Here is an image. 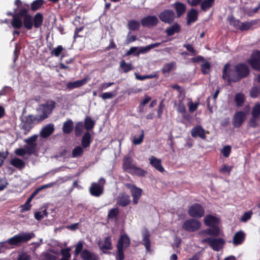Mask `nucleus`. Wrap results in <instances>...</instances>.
<instances>
[{
  "label": "nucleus",
  "instance_id": "nucleus-1",
  "mask_svg": "<svg viewBox=\"0 0 260 260\" xmlns=\"http://www.w3.org/2000/svg\"><path fill=\"white\" fill-rule=\"evenodd\" d=\"M250 72L249 68L245 63H238L234 66L226 63L222 70V78L230 84L231 82H238L247 77Z\"/></svg>",
  "mask_w": 260,
  "mask_h": 260
},
{
  "label": "nucleus",
  "instance_id": "nucleus-2",
  "mask_svg": "<svg viewBox=\"0 0 260 260\" xmlns=\"http://www.w3.org/2000/svg\"><path fill=\"white\" fill-rule=\"evenodd\" d=\"M28 5H24L16 13L12 21V26L15 29H19L22 26L27 30H31L34 27L32 16L28 14Z\"/></svg>",
  "mask_w": 260,
  "mask_h": 260
},
{
  "label": "nucleus",
  "instance_id": "nucleus-3",
  "mask_svg": "<svg viewBox=\"0 0 260 260\" xmlns=\"http://www.w3.org/2000/svg\"><path fill=\"white\" fill-rule=\"evenodd\" d=\"M131 241L128 236L125 234H122L119 237L117 244V260H123L124 258V251L129 247Z\"/></svg>",
  "mask_w": 260,
  "mask_h": 260
},
{
  "label": "nucleus",
  "instance_id": "nucleus-4",
  "mask_svg": "<svg viewBox=\"0 0 260 260\" xmlns=\"http://www.w3.org/2000/svg\"><path fill=\"white\" fill-rule=\"evenodd\" d=\"M35 236L33 233H20L7 240V243L10 245L18 246L29 241Z\"/></svg>",
  "mask_w": 260,
  "mask_h": 260
},
{
  "label": "nucleus",
  "instance_id": "nucleus-5",
  "mask_svg": "<svg viewBox=\"0 0 260 260\" xmlns=\"http://www.w3.org/2000/svg\"><path fill=\"white\" fill-rule=\"evenodd\" d=\"M55 102L51 100L47 101L44 104L41 105L38 109V112L40 114L39 120L42 121L48 118L55 108Z\"/></svg>",
  "mask_w": 260,
  "mask_h": 260
},
{
  "label": "nucleus",
  "instance_id": "nucleus-6",
  "mask_svg": "<svg viewBox=\"0 0 260 260\" xmlns=\"http://www.w3.org/2000/svg\"><path fill=\"white\" fill-rule=\"evenodd\" d=\"M202 243H207L214 251H219L223 248L225 244L224 240L222 238H212L208 237L202 240Z\"/></svg>",
  "mask_w": 260,
  "mask_h": 260
},
{
  "label": "nucleus",
  "instance_id": "nucleus-7",
  "mask_svg": "<svg viewBox=\"0 0 260 260\" xmlns=\"http://www.w3.org/2000/svg\"><path fill=\"white\" fill-rule=\"evenodd\" d=\"M188 215L193 218H201L204 216V208L199 203H194L191 205L188 210Z\"/></svg>",
  "mask_w": 260,
  "mask_h": 260
},
{
  "label": "nucleus",
  "instance_id": "nucleus-8",
  "mask_svg": "<svg viewBox=\"0 0 260 260\" xmlns=\"http://www.w3.org/2000/svg\"><path fill=\"white\" fill-rule=\"evenodd\" d=\"M247 62L253 70L260 71V51L253 50Z\"/></svg>",
  "mask_w": 260,
  "mask_h": 260
},
{
  "label": "nucleus",
  "instance_id": "nucleus-9",
  "mask_svg": "<svg viewBox=\"0 0 260 260\" xmlns=\"http://www.w3.org/2000/svg\"><path fill=\"white\" fill-rule=\"evenodd\" d=\"M182 229L188 232H194L201 228V222L195 218H190L185 220L182 225Z\"/></svg>",
  "mask_w": 260,
  "mask_h": 260
},
{
  "label": "nucleus",
  "instance_id": "nucleus-10",
  "mask_svg": "<svg viewBox=\"0 0 260 260\" xmlns=\"http://www.w3.org/2000/svg\"><path fill=\"white\" fill-rule=\"evenodd\" d=\"M158 17L161 21L170 24L174 22L176 15L173 10L165 9L159 14Z\"/></svg>",
  "mask_w": 260,
  "mask_h": 260
},
{
  "label": "nucleus",
  "instance_id": "nucleus-11",
  "mask_svg": "<svg viewBox=\"0 0 260 260\" xmlns=\"http://www.w3.org/2000/svg\"><path fill=\"white\" fill-rule=\"evenodd\" d=\"M38 138V135H34L24 140V142L27 144L24 146V148L27 149L28 154L31 155L35 153L37 146Z\"/></svg>",
  "mask_w": 260,
  "mask_h": 260
},
{
  "label": "nucleus",
  "instance_id": "nucleus-12",
  "mask_svg": "<svg viewBox=\"0 0 260 260\" xmlns=\"http://www.w3.org/2000/svg\"><path fill=\"white\" fill-rule=\"evenodd\" d=\"M125 186L131 192L133 204H137L142 196V189L131 183H125Z\"/></svg>",
  "mask_w": 260,
  "mask_h": 260
},
{
  "label": "nucleus",
  "instance_id": "nucleus-13",
  "mask_svg": "<svg viewBox=\"0 0 260 260\" xmlns=\"http://www.w3.org/2000/svg\"><path fill=\"white\" fill-rule=\"evenodd\" d=\"M36 120L33 115H29L22 120L21 128L24 131V135H26L33 127L34 122Z\"/></svg>",
  "mask_w": 260,
  "mask_h": 260
},
{
  "label": "nucleus",
  "instance_id": "nucleus-14",
  "mask_svg": "<svg viewBox=\"0 0 260 260\" xmlns=\"http://www.w3.org/2000/svg\"><path fill=\"white\" fill-rule=\"evenodd\" d=\"M246 116V114L244 111H240L236 112L232 119L233 126L236 128L241 127L245 120Z\"/></svg>",
  "mask_w": 260,
  "mask_h": 260
},
{
  "label": "nucleus",
  "instance_id": "nucleus-15",
  "mask_svg": "<svg viewBox=\"0 0 260 260\" xmlns=\"http://www.w3.org/2000/svg\"><path fill=\"white\" fill-rule=\"evenodd\" d=\"M158 19L155 16H147L141 20V24L143 27H151L157 25Z\"/></svg>",
  "mask_w": 260,
  "mask_h": 260
},
{
  "label": "nucleus",
  "instance_id": "nucleus-16",
  "mask_svg": "<svg viewBox=\"0 0 260 260\" xmlns=\"http://www.w3.org/2000/svg\"><path fill=\"white\" fill-rule=\"evenodd\" d=\"M136 166V164L131 157L127 156L123 158V169L124 171L130 173V172L133 171Z\"/></svg>",
  "mask_w": 260,
  "mask_h": 260
},
{
  "label": "nucleus",
  "instance_id": "nucleus-17",
  "mask_svg": "<svg viewBox=\"0 0 260 260\" xmlns=\"http://www.w3.org/2000/svg\"><path fill=\"white\" fill-rule=\"evenodd\" d=\"M89 192L92 196L100 197L103 193L104 187L98 183L93 182L89 188Z\"/></svg>",
  "mask_w": 260,
  "mask_h": 260
},
{
  "label": "nucleus",
  "instance_id": "nucleus-18",
  "mask_svg": "<svg viewBox=\"0 0 260 260\" xmlns=\"http://www.w3.org/2000/svg\"><path fill=\"white\" fill-rule=\"evenodd\" d=\"M191 135L193 138L199 137L203 140L206 138L205 130L201 125H197L193 127L191 130Z\"/></svg>",
  "mask_w": 260,
  "mask_h": 260
},
{
  "label": "nucleus",
  "instance_id": "nucleus-19",
  "mask_svg": "<svg viewBox=\"0 0 260 260\" xmlns=\"http://www.w3.org/2000/svg\"><path fill=\"white\" fill-rule=\"evenodd\" d=\"M205 224L209 227L218 225L219 223V219L212 215H207L204 219Z\"/></svg>",
  "mask_w": 260,
  "mask_h": 260
},
{
  "label": "nucleus",
  "instance_id": "nucleus-20",
  "mask_svg": "<svg viewBox=\"0 0 260 260\" xmlns=\"http://www.w3.org/2000/svg\"><path fill=\"white\" fill-rule=\"evenodd\" d=\"M173 5L176 11L177 18H180L185 13L186 10L185 4L180 2H176Z\"/></svg>",
  "mask_w": 260,
  "mask_h": 260
},
{
  "label": "nucleus",
  "instance_id": "nucleus-21",
  "mask_svg": "<svg viewBox=\"0 0 260 260\" xmlns=\"http://www.w3.org/2000/svg\"><path fill=\"white\" fill-rule=\"evenodd\" d=\"M149 160L150 164L159 172L162 173L165 169L161 165V161L160 159L156 158L154 156H151Z\"/></svg>",
  "mask_w": 260,
  "mask_h": 260
},
{
  "label": "nucleus",
  "instance_id": "nucleus-22",
  "mask_svg": "<svg viewBox=\"0 0 260 260\" xmlns=\"http://www.w3.org/2000/svg\"><path fill=\"white\" fill-rule=\"evenodd\" d=\"M198 18V12L197 10L194 9H191L187 13V25H189L190 24L195 22Z\"/></svg>",
  "mask_w": 260,
  "mask_h": 260
},
{
  "label": "nucleus",
  "instance_id": "nucleus-23",
  "mask_svg": "<svg viewBox=\"0 0 260 260\" xmlns=\"http://www.w3.org/2000/svg\"><path fill=\"white\" fill-rule=\"evenodd\" d=\"M54 131L53 124H48L44 126L40 132V136L43 138H46L51 135Z\"/></svg>",
  "mask_w": 260,
  "mask_h": 260
},
{
  "label": "nucleus",
  "instance_id": "nucleus-24",
  "mask_svg": "<svg viewBox=\"0 0 260 260\" xmlns=\"http://www.w3.org/2000/svg\"><path fill=\"white\" fill-rule=\"evenodd\" d=\"M92 142V138L89 132H85L81 139V146L83 148H86L90 146Z\"/></svg>",
  "mask_w": 260,
  "mask_h": 260
},
{
  "label": "nucleus",
  "instance_id": "nucleus-25",
  "mask_svg": "<svg viewBox=\"0 0 260 260\" xmlns=\"http://www.w3.org/2000/svg\"><path fill=\"white\" fill-rule=\"evenodd\" d=\"M131 203L129 196L125 193H121L118 197L117 203L119 206L125 207Z\"/></svg>",
  "mask_w": 260,
  "mask_h": 260
},
{
  "label": "nucleus",
  "instance_id": "nucleus-26",
  "mask_svg": "<svg viewBox=\"0 0 260 260\" xmlns=\"http://www.w3.org/2000/svg\"><path fill=\"white\" fill-rule=\"evenodd\" d=\"M86 78H84L82 80H77L74 82H69L67 83L66 87L69 90L80 87L87 83Z\"/></svg>",
  "mask_w": 260,
  "mask_h": 260
},
{
  "label": "nucleus",
  "instance_id": "nucleus-27",
  "mask_svg": "<svg viewBox=\"0 0 260 260\" xmlns=\"http://www.w3.org/2000/svg\"><path fill=\"white\" fill-rule=\"evenodd\" d=\"M81 257L83 260H98L99 258L97 255L86 249L82 251Z\"/></svg>",
  "mask_w": 260,
  "mask_h": 260
},
{
  "label": "nucleus",
  "instance_id": "nucleus-28",
  "mask_svg": "<svg viewBox=\"0 0 260 260\" xmlns=\"http://www.w3.org/2000/svg\"><path fill=\"white\" fill-rule=\"evenodd\" d=\"M44 20L43 15L40 12L37 13L33 17V24L35 28H38L43 25Z\"/></svg>",
  "mask_w": 260,
  "mask_h": 260
},
{
  "label": "nucleus",
  "instance_id": "nucleus-29",
  "mask_svg": "<svg viewBox=\"0 0 260 260\" xmlns=\"http://www.w3.org/2000/svg\"><path fill=\"white\" fill-rule=\"evenodd\" d=\"M201 232L207 235L216 237L220 234V229L218 225L210 226V228L203 230Z\"/></svg>",
  "mask_w": 260,
  "mask_h": 260
},
{
  "label": "nucleus",
  "instance_id": "nucleus-30",
  "mask_svg": "<svg viewBox=\"0 0 260 260\" xmlns=\"http://www.w3.org/2000/svg\"><path fill=\"white\" fill-rule=\"evenodd\" d=\"M245 238V233L242 231L236 232L233 237V243L235 245L241 244Z\"/></svg>",
  "mask_w": 260,
  "mask_h": 260
},
{
  "label": "nucleus",
  "instance_id": "nucleus-31",
  "mask_svg": "<svg viewBox=\"0 0 260 260\" xmlns=\"http://www.w3.org/2000/svg\"><path fill=\"white\" fill-rule=\"evenodd\" d=\"M84 128L86 129V132L91 131L94 127L95 121L92 119L89 116H87L84 120Z\"/></svg>",
  "mask_w": 260,
  "mask_h": 260
},
{
  "label": "nucleus",
  "instance_id": "nucleus-32",
  "mask_svg": "<svg viewBox=\"0 0 260 260\" xmlns=\"http://www.w3.org/2000/svg\"><path fill=\"white\" fill-rule=\"evenodd\" d=\"M100 248L104 252V250H108L112 249L111 238L110 236L105 237L104 239V243L101 244L100 242L98 243Z\"/></svg>",
  "mask_w": 260,
  "mask_h": 260
},
{
  "label": "nucleus",
  "instance_id": "nucleus-33",
  "mask_svg": "<svg viewBox=\"0 0 260 260\" xmlns=\"http://www.w3.org/2000/svg\"><path fill=\"white\" fill-rule=\"evenodd\" d=\"M181 30L180 25L177 22L174 23L172 26L168 27L166 29V32L168 36H171L175 33H178Z\"/></svg>",
  "mask_w": 260,
  "mask_h": 260
},
{
  "label": "nucleus",
  "instance_id": "nucleus-34",
  "mask_svg": "<svg viewBox=\"0 0 260 260\" xmlns=\"http://www.w3.org/2000/svg\"><path fill=\"white\" fill-rule=\"evenodd\" d=\"M74 123L71 119L66 121L62 125V132L65 134H70L73 130Z\"/></svg>",
  "mask_w": 260,
  "mask_h": 260
},
{
  "label": "nucleus",
  "instance_id": "nucleus-35",
  "mask_svg": "<svg viewBox=\"0 0 260 260\" xmlns=\"http://www.w3.org/2000/svg\"><path fill=\"white\" fill-rule=\"evenodd\" d=\"M257 22L256 20L241 22L239 29L242 31L248 30L253 25H255Z\"/></svg>",
  "mask_w": 260,
  "mask_h": 260
},
{
  "label": "nucleus",
  "instance_id": "nucleus-36",
  "mask_svg": "<svg viewBox=\"0 0 260 260\" xmlns=\"http://www.w3.org/2000/svg\"><path fill=\"white\" fill-rule=\"evenodd\" d=\"M150 234L148 230H146L143 233V245L145 246L147 251L150 249Z\"/></svg>",
  "mask_w": 260,
  "mask_h": 260
},
{
  "label": "nucleus",
  "instance_id": "nucleus-37",
  "mask_svg": "<svg viewBox=\"0 0 260 260\" xmlns=\"http://www.w3.org/2000/svg\"><path fill=\"white\" fill-rule=\"evenodd\" d=\"M44 4V0H35L30 5V10L34 12L40 9Z\"/></svg>",
  "mask_w": 260,
  "mask_h": 260
},
{
  "label": "nucleus",
  "instance_id": "nucleus-38",
  "mask_svg": "<svg viewBox=\"0 0 260 260\" xmlns=\"http://www.w3.org/2000/svg\"><path fill=\"white\" fill-rule=\"evenodd\" d=\"M84 153L83 148L80 146H77L75 147L72 152V157L73 158H76L81 157Z\"/></svg>",
  "mask_w": 260,
  "mask_h": 260
},
{
  "label": "nucleus",
  "instance_id": "nucleus-39",
  "mask_svg": "<svg viewBox=\"0 0 260 260\" xmlns=\"http://www.w3.org/2000/svg\"><path fill=\"white\" fill-rule=\"evenodd\" d=\"M214 0H204L201 3V10L204 12H206L213 5Z\"/></svg>",
  "mask_w": 260,
  "mask_h": 260
},
{
  "label": "nucleus",
  "instance_id": "nucleus-40",
  "mask_svg": "<svg viewBox=\"0 0 260 260\" xmlns=\"http://www.w3.org/2000/svg\"><path fill=\"white\" fill-rule=\"evenodd\" d=\"M120 68L123 73H127L133 69L132 64L130 63H126L123 59L120 62Z\"/></svg>",
  "mask_w": 260,
  "mask_h": 260
},
{
  "label": "nucleus",
  "instance_id": "nucleus-41",
  "mask_svg": "<svg viewBox=\"0 0 260 260\" xmlns=\"http://www.w3.org/2000/svg\"><path fill=\"white\" fill-rule=\"evenodd\" d=\"M139 135L138 137L137 136H135L133 138V143L135 145H138L141 144L143 141L144 138V132L143 129H141L139 131Z\"/></svg>",
  "mask_w": 260,
  "mask_h": 260
},
{
  "label": "nucleus",
  "instance_id": "nucleus-42",
  "mask_svg": "<svg viewBox=\"0 0 260 260\" xmlns=\"http://www.w3.org/2000/svg\"><path fill=\"white\" fill-rule=\"evenodd\" d=\"M140 23L139 21L135 20H131L127 23L128 28L132 31H135L139 29Z\"/></svg>",
  "mask_w": 260,
  "mask_h": 260
},
{
  "label": "nucleus",
  "instance_id": "nucleus-43",
  "mask_svg": "<svg viewBox=\"0 0 260 260\" xmlns=\"http://www.w3.org/2000/svg\"><path fill=\"white\" fill-rule=\"evenodd\" d=\"M130 174L138 177H144L147 174V172L141 168L136 166L133 171L130 172Z\"/></svg>",
  "mask_w": 260,
  "mask_h": 260
},
{
  "label": "nucleus",
  "instance_id": "nucleus-44",
  "mask_svg": "<svg viewBox=\"0 0 260 260\" xmlns=\"http://www.w3.org/2000/svg\"><path fill=\"white\" fill-rule=\"evenodd\" d=\"M10 163L15 167L20 169L24 168L25 166L24 161L22 159L18 158L11 159Z\"/></svg>",
  "mask_w": 260,
  "mask_h": 260
},
{
  "label": "nucleus",
  "instance_id": "nucleus-45",
  "mask_svg": "<svg viewBox=\"0 0 260 260\" xmlns=\"http://www.w3.org/2000/svg\"><path fill=\"white\" fill-rule=\"evenodd\" d=\"M175 66L176 62L175 61L166 63L162 68L161 72L163 74L168 73L171 72Z\"/></svg>",
  "mask_w": 260,
  "mask_h": 260
},
{
  "label": "nucleus",
  "instance_id": "nucleus-46",
  "mask_svg": "<svg viewBox=\"0 0 260 260\" xmlns=\"http://www.w3.org/2000/svg\"><path fill=\"white\" fill-rule=\"evenodd\" d=\"M245 101V96L243 93H238L235 95V102L238 107L242 106Z\"/></svg>",
  "mask_w": 260,
  "mask_h": 260
},
{
  "label": "nucleus",
  "instance_id": "nucleus-47",
  "mask_svg": "<svg viewBox=\"0 0 260 260\" xmlns=\"http://www.w3.org/2000/svg\"><path fill=\"white\" fill-rule=\"evenodd\" d=\"M84 124L82 121L77 122L75 126V134L77 137L81 136L83 132Z\"/></svg>",
  "mask_w": 260,
  "mask_h": 260
},
{
  "label": "nucleus",
  "instance_id": "nucleus-48",
  "mask_svg": "<svg viewBox=\"0 0 260 260\" xmlns=\"http://www.w3.org/2000/svg\"><path fill=\"white\" fill-rule=\"evenodd\" d=\"M161 45V43H155L154 44H150L147 46H145L144 47H142L141 48L140 50V53H145L148 51H149L150 49L154 48L155 47H157Z\"/></svg>",
  "mask_w": 260,
  "mask_h": 260
},
{
  "label": "nucleus",
  "instance_id": "nucleus-49",
  "mask_svg": "<svg viewBox=\"0 0 260 260\" xmlns=\"http://www.w3.org/2000/svg\"><path fill=\"white\" fill-rule=\"evenodd\" d=\"M252 116L254 118H259L260 116V104H256L252 109Z\"/></svg>",
  "mask_w": 260,
  "mask_h": 260
},
{
  "label": "nucleus",
  "instance_id": "nucleus-50",
  "mask_svg": "<svg viewBox=\"0 0 260 260\" xmlns=\"http://www.w3.org/2000/svg\"><path fill=\"white\" fill-rule=\"evenodd\" d=\"M233 169V166H229L226 164H223L221 168L219 169V171L222 174H228L230 175L231 172Z\"/></svg>",
  "mask_w": 260,
  "mask_h": 260
},
{
  "label": "nucleus",
  "instance_id": "nucleus-51",
  "mask_svg": "<svg viewBox=\"0 0 260 260\" xmlns=\"http://www.w3.org/2000/svg\"><path fill=\"white\" fill-rule=\"evenodd\" d=\"M63 48L61 45H58L56 48H54L50 52L52 56L58 57L61 53Z\"/></svg>",
  "mask_w": 260,
  "mask_h": 260
},
{
  "label": "nucleus",
  "instance_id": "nucleus-52",
  "mask_svg": "<svg viewBox=\"0 0 260 260\" xmlns=\"http://www.w3.org/2000/svg\"><path fill=\"white\" fill-rule=\"evenodd\" d=\"M71 250L70 247L61 249L60 250V253L62 256L61 258L70 259L71 257V254L70 253Z\"/></svg>",
  "mask_w": 260,
  "mask_h": 260
},
{
  "label": "nucleus",
  "instance_id": "nucleus-53",
  "mask_svg": "<svg viewBox=\"0 0 260 260\" xmlns=\"http://www.w3.org/2000/svg\"><path fill=\"white\" fill-rule=\"evenodd\" d=\"M230 24L233 26L235 28L239 29L241 22L239 20L236 19L235 17H231L229 18Z\"/></svg>",
  "mask_w": 260,
  "mask_h": 260
},
{
  "label": "nucleus",
  "instance_id": "nucleus-54",
  "mask_svg": "<svg viewBox=\"0 0 260 260\" xmlns=\"http://www.w3.org/2000/svg\"><path fill=\"white\" fill-rule=\"evenodd\" d=\"M48 213L46 210H44L42 211H38L35 213V218L37 220H42L45 216H47Z\"/></svg>",
  "mask_w": 260,
  "mask_h": 260
},
{
  "label": "nucleus",
  "instance_id": "nucleus-55",
  "mask_svg": "<svg viewBox=\"0 0 260 260\" xmlns=\"http://www.w3.org/2000/svg\"><path fill=\"white\" fill-rule=\"evenodd\" d=\"M210 68H211V64L209 62L206 61V62L203 63V64H201V70L202 73L204 75H206V74H208V71H209Z\"/></svg>",
  "mask_w": 260,
  "mask_h": 260
},
{
  "label": "nucleus",
  "instance_id": "nucleus-56",
  "mask_svg": "<svg viewBox=\"0 0 260 260\" xmlns=\"http://www.w3.org/2000/svg\"><path fill=\"white\" fill-rule=\"evenodd\" d=\"M232 151V148L230 145L224 146L221 150V153L225 157H228Z\"/></svg>",
  "mask_w": 260,
  "mask_h": 260
},
{
  "label": "nucleus",
  "instance_id": "nucleus-57",
  "mask_svg": "<svg viewBox=\"0 0 260 260\" xmlns=\"http://www.w3.org/2000/svg\"><path fill=\"white\" fill-rule=\"evenodd\" d=\"M31 256L26 252L19 253L17 260H30Z\"/></svg>",
  "mask_w": 260,
  "mask_h": 260
},
{
  "label": "nucleus",
  "instance_id": "nucleus-58",
  "mask_svg": "<svg viewBox=\"0 0 260 260\" xmlns=\"http://www.w3.org/2000/svg\"><path fill=\"white\" fill-rule=\"evenodd\" d=\"M115 95L116 94L113 93V92H106L99 95V96L104 100L112 99L114 98Z\"/></svg>",
  "mask_w": 260,
  "mask_h": 260
},
{
  "label": "nucleus",
  "instance_id": "nucleus-59",
  "mask_svg": "<svg viewBox=\"0 0 260 260\" xmlns=\"http://www.w3.org/2000/svg\"><path fill=\"white\" fill-rule=\"evenodd\" d=\"M260 94V87L257 86L253 87L250 90V96L251 98H255Z\"/></svg>",
  "mask_w": 260,
  "mask_h": 260
},
{
  "label": "nucleus",
  "instance_id": "nucleus-60",
  "mask_svg": "<svg viewBox=\"0 0 260 260\" xmlns=\"http://www.w3.org/2000/svg\"><path fill=\"white\" fill-rule=\"evenodd\" d=\"M252 214L253 212L251 210L245 212L241 217V221L246 222L251 218Z\"/></svg>",
  "mask_w": 260,
  "mask_h": 260
},
{
  "label": "nucleus",
  "instance_id": "nucleus-61",
  "mask_svg": "<svg viewBox=\"0 0 260 260\" xmlns=\"http://www.w3.org/2000/svg\"><path fill=\"white\" fill-rule=\"evenodd\" d=\"M119 214V210L117 208L111 209L108 213V217L113 218L116 217Z\"/></svg>",
  "mask_w": 260,
  "mask_h": 260
},
{
  "label": "nucleus",
  "instance_id": "nucleus-62",
  "mask_svg": "<svg viewBox=\"0 0 260 260\" xmlns=\"http://www.w3.org/2000/svg\"><path fill=\"white\" fill-rule=\"evenodd\" d=\"M151 100V98L148 96L146 95L145 98L141 102L139 106V109L140 111H142L143 110L144 106L147 104L150 100Z\"/></svg>",
  "mask_w": 260,
  "mask_h": 260
},
{
  "label": "nucleus",
  "instance_id": "nucleus-63",
  "mask_svg": "<svg viewBox=\"0 0 260 260\" xmlns=\"http://www.w3.org/2000/svg\"><path fill=\"white\" fill-rule=\"evenodd\" d=\"M177 110L181 114L186 112V108L182 101H179L177 107Z\"/></svg>",
  "mask_w": 260,
  "mask_h": 260
},
{
  "label": "nucleus",
  "instance_id": "nucleus-64",
  "mask_svg": "<svg viewBox=\"0 0 260 260\" xmlns=\"http://www.w3.org/2000/svg\"><path fill=\"white\" fill-rule=\"evenodd\" d=\"M83 245L82 241H80L77 243L75 250V254L76 256L78 255L79 253H81L82 251L83 250Z\"/></svg>",
  "mask_w": 260,
  "mask_h": 260
}]
</instances>
